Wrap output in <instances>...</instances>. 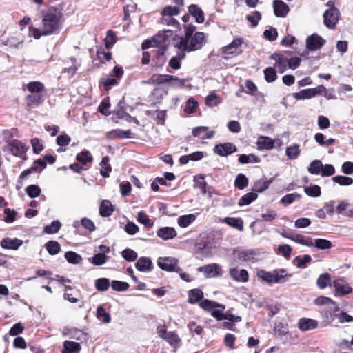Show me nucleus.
<instances>
[{
    "mask_svg": "<svg viewBox=\"0 0 353 353\" xmlns=\"http://www.w3.org/2000/svg\"><path fill=\"white\" fill-rule=\"evenodd\" d=\"M63 13L61 9L50 6L41 12V23L39 28L29 27V35L35 39L59 33L62 28Z\"/></svg>",
    "mask_w": 353,
    "mask_h": 353,
    "instance_id": "1",
    "label": "nucleus"
},
{
    "mask_svg": "<svg viewBox=\"0 0 353 353\" xmlns=\"http://www.w3.org/2000/svg\"><path fill=\"white\" fill-rule=\"evenodd\" d=\"M221 239V234L219 231L202 232L196 239L195 250L197 253L205 254L202 256H207L212 253V250L218 248Z\"/></svg>",
    "mask_w": 353,
    "mask_h": 353,
    "instance_id": "2",
    "label": "nucleus"
},
{
    "mask_svg": "<svg viewBox=\"0 0 353 353\" xmlns=\"http://www.w3.org/2000/svg\"><path fill=\"white\" fill-rule=\"evenodd\" d=\"M199 307L203 310L210 312L211 315L218 321L228 320L231 322L241 321V316L232 314L230 310L223 314L225 306L214 301L205 299L199 303Z\"/></svg>",
    "mask_w": 353,
    "mask_h": 353,
    "instance_id": "3",
    "label": "nucleus"
},
{
    "mask_svg": "<svg viewBox=\"0 0 353 353\" xmlns=\"http://www.w3.org/2000/svg\"><path fill=\"white\" fill-rule=\"evenodd\" d=\"M256 277L261 282L272 286L274 284L285 283L292 277V274H289L284 268H276L272 271L259 270L256 272Z\"/></svg>",
    "mask_w": 353,
    "mask_h": 353,
    "instance_id": "4",
    "label": "nucleus"
},
{
    "mask_svg": "<svg viewBox=\"0 0 353 353\" xmlns=\"http://www.w3.org/2000/svg\"><path fill=\"white\" fill-rule=\"evenodd\" d=\"M205 42V34L201 32H196L190 37V40L179 41L175 44V47L182 52H192L200 50Z\"/></svg>",
    "mask_w": 353,
    "mask_h": 353,
    "instance_id": "5",
    "label": "nucleus"
},
{
    "mask_svg": "<svg viewBox=\"0 0 353 353\" xmlns=\"http://www.w3.org/2000/svg\"><path fill=\"white\" fill-rule=\"evenodd\" d=\"M265 251L261 248L241 249L235 251L239 261L245 263H255L262 259Z\"/></svg>",
    "mask_w": 353,
    "mask_h": 353,
    "instance_id": "6",
    "label": "nucleus"
},
{
    "mask_svg": "<svg viewBox=\"0 0 353 353\" xmlns=\"http://www.w3.org/2000/svg\"><path fill=\"white\" fill-rule=\"evenodd\" d=\"M172 35L173 32L171 30L160 31L152 37V40L145 41L142 43V48L145 49L150 47L158 46H159V48L167 49L170 39Z\"/></svg>",
    "mask_w": 353,
    "mask_h": 353,
    "instance_id": "7",
    "label": "nucleus"
},
{
    "mask_svg": "<svg viewBox=\"0 0 353 353\" xmlns=\"http://www.w3.org/2000/svg\"><path fill=\"white\" fill-rule=\"evenodd\" d=\"M56 161L54 156L51 154H46L44 159H39L35 161L33 165L28 169L23 170L20 176L19 179H25L29 174L33 172H41L46 166V161L50 164H53Z\"/></svg>",
    "mask_w": 353,
    "mask_h": 353,
    "instance_id": "8",
    "label": "nucleus"
},
{
    "mask_svg": "<svg viewBox=\"0 0 353 353\" xmlns=\"http://www.w3.org/2000/svg\"><path fill=\"white\" fill-rule=\"evenodd\" d=\"M179 260L174 257L165 256L157 259V265L160 269L167 272H179L181 268L178 265Z\"/></svg>",
    "mask_w": 353,
    "mask_h": 353,
    "instance_id": "9",
    "label": "nucleus"
},
{
    "mask_svg": "<svg viewBox=\"0 0 353 353\" xmlns=\"http://www.w3.org/2000/svg\"><path fill=\"white\" fill-rule=\"evenodd\" d=\"M112 72L114 77L108 75L106 77L101 79V83H103L104 89L106 91L109 90L112 86L117 85L124 73L123 68L119 65L114 67Z\"/></svg>",
    "mask_w": 353,
    "mask_h": 353,
    "instance_id": "10",
    "label": "nucleus"
},
{
    "mask_svg": "<svg viewBox=\"0 0 353 353\" xmlns=\"http://www.w3.org/2000/svg\"><path fill=\"white\" fill-rule=\"evenodd\" d=\"M198 272H203L205 278H216L222 276L224 271L221 265L213 263L198 268Z\"/></svg>",
    "mask_w": 353,
    "mask_h": 353,
    "instance_id": "11",
    "label": "nucleus"
},
{
    "mask_svg": "<svg viewBox=\"0 0 353 353\" xmlns=\"http://www.w3.org/2000/svg\"><path fill=\"white\" fill-rule=\"evenodd\" d=\"M243 41L241 38L234 39L230 44L223 47L221 48V52L223 57L225 59H230L234 56L241 53L239 50Z\"/></svg>",
    "mask_w": 353,
    "mask_h": 353,
    "instance_id": "12",
    "label": "nucleus"
},
{
    "mask_svg": "<svg viewBox=\"0 0 353 353\" xmlns=\"http://www.w3.org/2000/svg\"><path fill=\"white\" fill-rule=\"evenodd\" d=\"M340 12L339 9H327L323 14V22L325 26L333 29L339 22Z\"/></svg>",
    "mask_w": 353,
    "mask_h": 353,
    "instance_id": "13",
    "label": "nucleus"
},
{
    "mask_svg": "<svg viewBox=\"0 0 353 353\" xmlns=\"http://www.w3.org/2000/svg\"><path fill=\"white\" fill-rule=\"evenodd\" d=\"M325 40L317 34H312L306 39V48L310 51L320 50L325 43Z\"/></svg>",
    "mask_w": 353,
    "mask_h": 353,
    "instance_id": "14",
    "label": "nucleus"
},
{
    "mask_svg": "<svg viewBox=\"0 0 353 353\" xmlns=\"http://www.w3.org/2000/svg\"><path fill=\"white\" fill-rule=\"evenodd\" d=\"M213 151L220 157H227L235 152L236 151V147L234 144L227 142L216 145Z\"/></svg>",
    "mask_w": 353,
    "mask_h": 353,
    "instance_id": "15",
    "label": "nucleus"
},
{
    "mask_svg": "<svg viewBox=\"0 0 353 353\" xmlns=\"http://www.w3.org/2000/svg\"><path fill=\"white\" fill-rule=\"evenodd\" d=\"M333 287L336 292L341 295H347L353 291L352 288L343 277L335 279L333 282Z\"/></svg>",
    "mask_w": 353,
    "mask_h": 353,
    "instance_id": "16",
    "label": "nucleus"
},
{
    "mask_svg": "<svg viewBox=\"0 0 353 353\" xmlns=\"http://www.w3.org/2000/svg\"><path fill=\"white\" fill-rule=\"evenodd\" d=\"M230 276L235 281L246 283L249 280V273L245 269L232 268L229 270Z\"/></svg>",
    "mask_w": 353,
    "mask_h": 353,
    "instance_id": "17",
    "label": "nucleus"
},
{
    "mask_svg": "<svg viewBox=\"0 0 353 353\" xmlns=\"http://www.w3.org/2000/svg\"><path fill=\"white\" fill-rule=\"evenodd\" d=\"M8 150L17 157H23L26 152V145L19 140H12L8 143Z\"/></svg>",
    "mask_w": 353,
    "mask_h": 353,
    "instance_id": "18",
    "label": "nucleus"
},
{
    "mask_svg": "<svg viewBox=\"0 0 353 353\" xmlns=\"http://www.w3.org/2000/svg\"><path fill=\"white\" fill-rule=\"evenodd\" d=\"M319 325L316 320L310 318L302 317L299 319L297 326L302 332H306L316 329Z\"/></svg>",
    "mask_w": 353,
    "mask_h": 353,
    "instance_id": "19",
    "label": "nucleus"
},
{
    "mask_svg": "<svg viewBox=\"0 0 353 353\" xmlns=\"http://www.w3.org/2000/svg\"><path fill=\"white\" fill-rule=\"evenodd\" d=\"M214 134V130H209L208 128L205 126L196 127L192 130V135L201 140L210 139L213 138Z\"/></svg>",
    "mask_w": 353,
    "mask_h": 353,
    "instance_id": "20",
    "label": "nucleus"
},
{
    "mask_svg": "<svg viewBox=\"0 0 353 353\" xmlns=\"http://www.w3.org/2000/svg\"><path fill=\"white\" fill-rule=\"evenodd\" d=\"M274 13L277 17H285L290 11L289 6L281 0L273 1Z\"/></svg>",
    "mask_w": 353,
    "mask_h": 353,
    "instance_id": "21",
    "label": "nucleus"
},
{
    "mask_svg": "<svg viewBox=\"0 0 353 353\" xmlns=\"http://www.w3.org/2000/svg\"><path fill=\"white\" fill-rule=\"evenodd\" d=\"M172 75L154 74L148 80L143 81V84L161 85L169 83V79Z\"/></svg>",
    "mask_w": 353,
    "mask_h": 353,
    "instance_id": "22",
    "label": "nucleus"
},
{
    "mask_svg": "<svg viewBox=\"0 0 353 353\" xmlns=\"http://www.w3.org/2000/svg\"><path fill=\"white\" fill-rule=\"evenodd\" d=\"M135 267L140 272H147L152 270L153 264L150 258L142 256L137 260Z\"/></svg>",
    "mask_w": 353,
    "mask_h": 353,
    "instance_id": "23",
    "label": "nucleus"
},
{
    "mask_svg": "<svg viewBox=\"0 0 353 353\" xmlns=\"http://www.w3.org/2000/svg\"><path fill=\"white\" fill-rule=\"evenodd\" d=\"M314 303L319 306L326 305L329 309L334 310V312L339 310V305L336 303L335 301L329 297L323 296H319L314 300Z\"/></svg>",
    "mask_w": 353,
    "mask_h": 353,
    "instance_id": "24",
    "label": "nucleus"
},
{
    "mask_svg": "<svg viewBox=\"0 0 353 353\" xmlns=\"http://www.w3.org/2000/svg\"><path fill=\"white\" fill-rule=\"evenodd\" d=\"M73 226L76 228L77 232L83 235H85L87 232L95 230L94 222H74Z\"/></svg>",
    "mask_w": 353,
    "mask_h": 353,
    "instance_id": "25",
    "label": "nucleus"
},
{
    "mask_svg": "<svg viewBox=\"0 0 353 353\" xmlns=\"http://www.w3.org/2000/svg\"><path fill=\"white\" fill-rule=\"evenodd\" d=\"M23 244V241L15 239L4 238L1 241V246L3 249L8 250H17Z\"/></svg>",
    "mask_w": 353,
    "mask_h": 353,
    "instance_id": "26",
    "label": "nucleus"
},
{
    "mask_svg": "<svg viewBox=\"0 0 353 353\" xmlns=\"http://www.w3.org/2000/svg\"><path fill=\"white\" fill-rule=\"evenodd\" d=\"M106 137L110 139H128L132 137V132L130 130L125 131L121 129H115L108 132L106 134Z\"/></svg>",
    "mask_w": 353,
    "mask_h": 353,
    "instance_id": "27",
    "label": "nucleus"
},
{
    "mask_svg": "<svg viewBox=\"0 0 353 353\" xmlns=\"http://www.w3.org/2000/svg\"><path fill=\"white\" fill-rule=\"evenodd\" d=\"M157 234L159 238L166 241L176 236V232L174 228L163 227L158 230Z\"/></svg>",
    "mask_w": 353,
    "mask_h": 353,
    "instance_id": "28",
    "label": "nucleus"
},
{
    "mask_svg": "<svg viewBox=\"0 0 353 353\" xmlns=\"http://www.w3.org/2000/svg\"><path fill=\"white\" fill-rule=\"evenodd\" d=\"M273 179H266L265 177H263L262 179H259L258 181H255L252 186V191L255 193L259 192H263L265 191L269 185L272 183Z\"/></svg>",
    "mask_w": 353,
    "mask_h": 353,
    "instance_id": "29",
    "label": "nucleus"
},
{
    "mask_svg": "<svg viewBox=\"0 0 353 353\" xmlns=\"http://www.w3.org/2000/svg\"><path fill=\"white\" fill-rule=\"evenodd\" d=\"M203 292L201 290L195 288L188 292V303L190 304H199L203 301ZM205 299H203L204 301Z\"/></svg>",
    "mask_w": 353,
    "mask_h": 353,
    "instance_id": "30",
    "label": "nucleus"
},
{
    "mask_svg": "<svg viewBox=\"0 0 353 353\" xmlns=\"http://www.w3.org/2000/svg\"><path fill=\"white\" fill-rule=\"evenodd\" d=\"M188 12L195 18L197 23H201L205 20L204 13L201 8L196 4H191L188 7Z\"/></svg>",
    "mask_w": 353,
    "mask_h": 353,
    "instance_id": "31",
    "label": "nucleus"
},
{
    "mask_svg": "<svg viewBox=\"0 0 353 353\" xmlns=\"http://www.w3.org/2000/svg\"><path fill=\"white\" fill-rule=\"evenodd\" d=\"M257 146L259 150H270L274 146V141L268 137L261 136L258 139Z\"/></svg>",
    "mask_w": 353,
    "mask_h": 353,
    "instance_id": "32",
    "label": "nucleus"
},
{
    "mask_svg": "<svg viewBox=\"0 0 353 353\" xmlns=\"http://www.w3.org/2000/svg\"><path fill=\"white\" fill-rule=\"evenodd\" d=\"M26 105L32 108L39 106L41 104L44 99L41 95L39 94H28L25 98Z\"/></svg>",
    "mask_w": 353,
    "mask_h": 353,
    "instance_id": "33",
    "label": "nucleus"
},
{
    "mask_svg": "<svg viewBox=\"0 0 353 353\" xmlns=\"http://www.w3.org/2000/svg\"><path fill=\"white\" fill-rule=\"evenodd\" d=\"M81 350V345L79 343L65 341L63 343V349L61 353H79Z\"/></svg>",
    "mask_w": 353,
    "mask_h": 353,
    "instance_id": "34",
    "label": "nucleus"
},
{
    "mask_svg": "<svg viewBox=\"0 0 353 353\" xmlns=\"http://www.w3.org/2000/svg\"><path fill=\"white\" fill-rule=\"evenodd\" d=\"M312 261V257L308 254L296 256L292 263L299 268H305L307 265Z\"/></svg>",
    "mask_w": 353,
    "mask_h": 353,
    "instance_id": "35",
    "label": "nucleus"
},
{
    "mask_svg": "<svg viewBox=\"0 0 353 353\" xmlns=\"http://www.w3.org/2000/svg\"><path fill=\"white\" fill-rule=\"evenodd\" d=\"M114 211L113 205L111 202L108 200H103L99 208L100 214L103 217H107L111 215Z\"/></svg>",
    "mask_w": 353,
    "mask_h": 353,
    "instance_id": "36",
    "label": "nucleus"
},
{
    "mask_svg": "<svg viewBox=\"0 0 353 353\" xmlns=\"http://www.w3.org/2000/svg\"><path fill=\"white\" fill-rule=\"evenodd\" d=\"M27 90L32 94H39L45 90V86L41 81H30L26 85Z\"/></svg>",
    "mask_w": 353,
    "mask_h": 353,
    "instance_id": "37",
    "label": "nucleus"
},
{
    "mask_svg": "<svg viewBox=\"0 0 353 353\" xmlns=\"http://www.w3.org/2000/svg\"><path fill=\"white\" fill-rule=\"evenodd\" d=\"M97 318L104 323H109L111 321L110 314L107 312L103 305H99L97 309Z\"/></svg>",
    "mask_w": 353,
    "mask_h": 353,
    "instance_id": "38",
    "label": "nucleus"
},
{
    "mask_svg": "<svg viewBox=\"0 0 353 353\" xmlns=\"http://www.w3.org/2000/svg\"><path fill=\"white\" fill-rule=\"evenodd\" d=\"M22 40L16 36H12L7 39H3V34L0 37V46H8L10 47H18L22 43Z\"/></svg>",
    "mask_w": 353,
    "mask_h": 353,
    "instance_id": "39",
    "label": "nucleus"
},
{
    "mask_svg": "<svg viewBox=\"0 0 353 353\" xmlns=\"http://www.w3.org/2000/svg\"><path fill=\"white\" fill-rule=\"evenodd\" d=\"M312 88L304 89L299 92L293 93V97L296 100H305L310 99L314 97V93H313Z\"/></svg>",
    "mask_w": 353,
    "mask_h": 353,
    "instance_id": "40",
    "label": "nucleus"
},
{
    "mask_svg": "<svg viewBox=\"0 0 353 353\" xmlns=\"http://www.w3.org/2000/svg\"><path fill=\"white\" fill-rule=\"evenodd\" d=\"M111 283L107 278H100L94 281V286L97 291L105 292L108 290Z\"/></svg>",
    "mask_w": 353,
    "mask_h": 353,
    "instance_id": "41",
    "label": "nucleus"
},
{
    "mask_svg": "<svg viewBox=\"0 0 353 353\" xmlns=\"http://www.w3.org/2000/svg\"><path fill=\"white\" fill-rule=\"evenodd\" d=\"M299 145L294 143L286 148L285 154L289 159H296L300 155Z\"/></svg>",
    "mask_w": 353,
    "mask_h": 353,
    "instance_id": "42",
    "label": "nucleus"
},
{
    "mask_svg": "<svg viewBox=\"0 0 353 353\" xmlns=\"http://www.w3.org/2000/svg\"><path fill=\"white\" fill-rule=\"evenodd\" d=\"M109 157L105 156L102 158L101 165V169L100 170V174L103 177H108L110 176V173L112 171V167L109 163Z\"/></svg>",
    "mask_w": 353,
    "mask_h": 353,
    "instance_id": "43",
    "label": "nucleus"
},
{
    "mask_svg": "<svg viewBox=\"0 0 353 353\" xmlns=\"http://www.w3.org/2000/svg\"><path fill=\"white\" fill-rule=\"evenodd\" d=\"M330 279V275L328 273L321 274L317 279V286L320 289H325L328 286H331Z\"/></svg>",
    "mask_w": 353,
    "mask_h": 353,
    "instance_id": "44",
    "label": "nucleus"
},
{
    "mask_svg": "<svg viewBox=\"0 0 353 353\" xmlns=\"http://www.w3.org/2000/svg\"><path fill=\"white\" fill-rule=\"evenodd\" d=\"M258 195L256 193L252 192L244 194L239 199L238 204L240 206L248 205L250 204L252 201H255L257 198Z\"/></svg>",
    "mask_w": 353,
    "mask_h": 353,
    "instance_id": "45",
    "label": "nucleus"
},
{
    "mask_svg": "<svg viewBox=\"0 0 353 353\" xmlns=\"http://www.w3.org/2000/svg\"><path fill=\"white\" fill-rule=\"evenodd\" d=\"M292 241L298 243L301 245L311 246L312 245V241L309 237H305L301 234H298L295 232H293L292 236L291 237Z\"/></svg>",
    "mask_w": 353,
    "mask_h": 353,
    "instance_id": "46",
    "label": "nucleus"
},
{
    "mask_svg": "<svg viewBox=\"0 0 353 353\" xmlns=\"http://www.w3.org/2000/svg\"><path fill=\"white\" fill-rule=\"evenodd\" d=\"M65 258L71 264H79L82 261L81 256L73 251L66 252L65 253Z\"/></svg>",
    "mask_w": 353,
    "mask_h": 353,
    "instance_id": "47",
    "label": "nucleus"
},
{
    "mask_svg": "<svg viewBox=\"0 0 353 353\" xmlns=\"http://www.w3.org/2000/svg\"><path fill=\"white\" fill-rule=\"evenodd\" d=\"M163 340L166 341L171 346L176 347L181 343V339L174 332H168V335L164 337Z\"/></svg>",
    "mask_w": 353,
    "mask_h": 353,
    "instance_id": "48",
    "label": "nucleus"
},
{
    "mask_svg": "<svg viewBox=\"0 0 353 353\" xmlns=\"http://www.w3.org/2000/svg\"><path fill=\"white\" fill-rule=\"evenodd\" d=\"M323 168V163L320 160L312 161L309 167L308 172L312 174H321Z\"/></svg>",
    "mask_w": 353,
    "mask_h": 353,
    "instance_id": "49",
    "label": "nucleus"
},
{
    "mask_svg": "<svg viewBox=\"0 0 353 353\" xmlns=\"http://www.w3.org/2000/svg\"><path fill=\"white\" fill-rule=\"evenodd\" d=\"M248 179L243 174H239L234 181V186L239 190H243L248 185Z\"/></svg>",
    "mask_w": 353,
    "mask_h": 353,
    "instance_id": "50",
    "label": "nucleus"
},
{
    "mask_svg": "<svg viewBox=\"0 0 353 353\" xmlns=\"http://www.w3.org/2000/svg\"><path fill=\"white\" fill-rule=\"evenodd\" d=\"M46 248L51 255L57 254L61 250L60 244L55 241H49L46 243Z\"/></svg>",
    "mask_w": 353,
    "mask_h": 353,
    "instance_id": "51",
    "label": "nucleus"
},
{
    "mask_svg": "<svg viewBox=\"0 0 353 353\" xmlns=\"http://www.w3.org/2000/svg\"><path fill=\"white\" fill-rule=\"evenodd\" d=\"M239 161L242 164L256 163L260 161L259 158L254 154H241L239 157Z\"/></svg>",
    "mask_w": 353,
    "mask_h": 353,
    "instance_id": "52",
    "label": "nucleus"
},
{
    "mask_svg": "<svg viewBox=\"0 0 353 353\" xmlns=\"http://www.w3.org/2000/svg\"><path fill=\"white\" fill-rule=\"evenodd\" d=\"M185 58L184 52L179 53L177 56L173 57L169 61V66L173 70L181 68V60Z\"/></svg>",
    "mask_w": 353,
    "mask_h": 353,
    "instance_id": "53",
    "label": "nucleus"
},
{
    "mask_svg": "<svg viewBox=\"0 0 353 353\" xmlns=\"http://www.w3.org/2000/svg\"><path fill=\"white\" fill-rule=\"evenodd\" d=\"M76 159L82 164L85 165L88 162L92 161V157L88 150H83L77 154Z\"/></svg>",
    "mask_w": 353,
    "mask_h": 353,
    "instance_id": "54",
    "label": "nucleus"
},
{
    "mask_svg": "<svg viewBox=\"0 0 353 353\" xmlns=\"http://www.w3.org/2000/svg\"><path fill=\"white\" fill-rule=\"evenodd\" d=\"M274 332L279 336H284L289 332L288 325V324H285L281 322L276 323L274 327Z\"/></svg>",
    "mask_w": 353,
    "mask_h": 353,
    "instance_id": "55",
    "label": "nucleus"
},
{
    "mask_svg": "<svg viewBox=\"0 0 353 353\" xmlns=\"http://www.w3.org/2000/svg\"><path fill=\"white\" fill-rule=\"evenodd\" d=\"M111 287L114 291L124 292L129 288L130 285L127 282L114 280L111 283Z\"/></svg>",
    "mask_w": 353,
    "mask_h": 353,
    "instance_id": "56",
    "label": "nucleus"
},
{
    "mask_svg": "<svg viewBox=\"0 0 353 353\" xmlns=\"http://www.w3.org/2000/svg\"><path fill=\"white\" fill-rule=\"evenodd\" d=\"M265 79L267 82L271 83L277 79L276 70L273 67H268L264 70Z\"/></svg>",
    "mask_w": 353,
    "mask_h": 353,
    "instance_id": "57",
    "label": "nucleus"
},
{
    "mask_svg": "<svg viewBox=\"0 0 353 353\" xmlns=\"http://www.w3.org/2000/svg\"><path fill=\"white\" fill-rule=\"evenodd\" d=\"M166 49L159 48L156 54V62L154 66L156 67H161L166 62V57L165 55V52Z\"/></svg>",
    "mask_w": 353,
    "mask_h": 353,
    "instance_id": "58",
    "label": "nucleus"
},
{
    "mask_svg": "<svg viewBox=\"0 0 353 353\" xmlns=\"http://www.w3.org/2000/svg\"><path fill=\"white\" fill-rule=\"evenodd\" d=\"M198 107V103L194 98H190L185 103L184 111L188 114H192L196 112Z\"/></svg>",
    "mask_w": 353,
    "mask_h": 353,
    "instance_id": "59",
    "label": "nucleus"
},
{
    "mask_svg": "<svg viewBox=\"0 0 353 353\" xmlns=\"http://www.w3.org/2000/svg\"><path fill=\"white\" fill-rule=\"evenodd\" d=\"M332 180L340 185H350L353 183V179L351 177L345 176H335L332 178Z\"/></svg>",
    "mask_w": 353,
    "mask_h": 353,
    "instance_id": "60",
    "label": "nucleus"
},
{
    "mask_svg": "<svg viewBox=\"0 0 353 353\" xmlns=\"http://www.w3.org/2000/svg\"><path fill=\"white\" fill-rule=\"evenodd\" d=\"M122 256L129 262L135 261L138 256L137 252L132 249L126 248L121 252Z\"/></svg>",
    "mask_w": 353,
    "mask_h": 353,
    "instance_id": "61",
    "label": "nucleus"
},
{
    "mask_svg": "<svg viewBox=\"0 0 353 353\" xmlns=\"http://www.w3.org/2000/svg\"><path fill=\"white\" fill-rule=\"evenodd\" d=\"M352 205H350L347 200H343L339 202L336 206V211L339 214H343L345 215V212L350 210Z\"/></svg>",
    "mask_w": 353,
    "mask_h": 353,
    "instance_id": "62",
    "label": "nucleus"
},
{
    "mask_svg": "<svg viewBox=\"0 0 353 353\" xmlns=\"http://www.w3.org/2000/svg\"><path fill=\"white\" fill-rule=\"evenodd\" d=\"M288 63V57L284 56L274 63V68L277 69L279 73H283L287 69Z\"/></svg>",
    "mask_w": 353,
    "mask_h": 353,
    "instance_id": "63",
    "label": "nucleus"
},
{
    "mask_svg": "<svg viewBox=\"0 0 353 353\" xmlns=\"http://www.w3.org/2000/svg\"><path fill=\"white\" fill-rule=\"evenodd\" d=\"M107 260H108V256L106 255L103 254V253H98V254H95L92 257V259L90 261L92 262V263H93L95 265H101L105 263Z\"/></svg>",
    "mask_w": 353,
    "mask_h": 353,
    "instance_id": "64",
    "label": "nucleus"
}]
</instances>
